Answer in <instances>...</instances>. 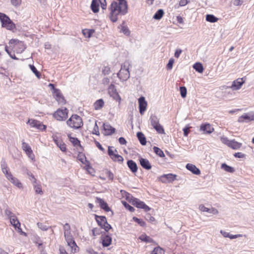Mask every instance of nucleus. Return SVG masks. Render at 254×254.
<instances>
[{"mask_svg":"<svg viewBox=\"0 0 254 254\" xmlns=\"http://www.w3.org/2000/svg\"><path fill=\"white\" fill-rule=\"evenodd\" d=\"M113 1L110 6V19L113 22L117 21V16L120 14L125 15L127 12V2L125 0H117Z\"/></svg>","mask_w":254,"mask_h":254,"instance_id":"obj_1","label":"nucleus"},{"mask_svg":"<svg viewBox=\"0 0 254 254\" xmlns=\"http://www.w3.org/2000/svg\"><path fill=\"white\" fill-rule=\"evenodd\" d=\"M64 237L68 246L71 249V252L75 253L78 251V247L73 239L71 233V229L69 224L67 223L64 225Z\"/></svg>","mask_w":254,"mask_h":254,"instance_id":"obj_2","label":"nucleus"},{"mask_svg":"<svg viewBox=\"0 0 254 254\" xmlns=\"http://www.w3.org/2000/svg\"><path fill=\"white\" fill-rule=\"evenodd\" d=\"M129 63L127 61L125 62L124 64L122 65L120 70L117 73V76L121 81H127L129 78Z\"/></svg>","mask_w":254,"mask_h":254,"instance_id":"obj_3","label":"nucleus"},{"mask_svg":"<svg viewBox=\"0 0 254 254\" xmlns=\"http://www.w3.org/2000/svg\"><path fill=\"white\" fill-rule=\"evenodd\" d=\"M67 125L71 128L77 129L81 127L83 125L82 119L77 115H73L67 121Z\"/></svg>","mask_w":254,"mask_h":254,"instance_id":"obj_4","label":"nucleus"},{"mask_svg":"<svg viewBox=\"0 0 254 254\" xmlns=\"http://www.w3.org/2000/svg\"><path fill=\"white\" fill-rule=\"evenodd\" d=\"M55 119L58 121H63L67 117V110L66 108L58 109L54 114Z\"/></svg>","mask_w":254,"mask_h":254,"instance_id":"obj_5","label":"nucleus"},{"mask_svg":"<svg viewBox=\"0 0 254 254\" xmlns=\"http://www.w3.org/2000/svg\"><path fill=\"white\" fill-rule=\"evenodd\" d=\"M132 204L135 206L136 207L138 208H141L144 209V210L146 212H147L150 210V208L146 205L144 202L140 200L138 198H132L131 199Z\"/></svg>","mask_w":254,"mask_h":254,"instance_id":"obj_6","label":"nucleus"},{"mask_svg":"<svg viewBox=\"0 0 254 254\" xmlns=\"http://www.w3.org/2000/svg\"><path fill=\"white\" fill-rule=\"evenodd\" d=\"M108 93L116 101H118L120 103L121 98L117 91L115 85L112 83L108 87Z\"/></svg>","mask_w":254,"mask_h":254,"instance_id":"obj_7","label":"nucleus"},{"mask_svg":"<svg viewBox=\"0 0 254 254\" xmlns=\"http://www.w3.org/2000/svg\"><path fill=\"white\" fill-rule=\"evenodd\" d=\"M31 127H35L41 130H45L46 126L37 120L29 119L27 123Z\"/></svg>","mask_w":254,"mask_h":254,"instance_id":"obj_8","label":"nucleus"},{"mask_svg":"<svg viewBox=\"0 0 254 254\" xmlns=\"http://www.w3.org/2000/svg\"><path fill=\"white\" fill-rule=\"evenodd\" d=\"M176 175L172 174H165L160 176L159 180L163 183H171L176 179Z\"/></svg>","mask_w":254,"mask_h":254,"instance_id":"obj_9","label":"nucleus"},{"mask_svg":"<svg viewBox=\"0 0 254 254\" xmlns=\"http://www.w3.org/2000/svg\"><path fill=\"white\" fill-rule=\"evenodd\" d=\"M2 26L8 30H12L15 28V25L10 18L7 16L5 19L1 22Z\"/></svg>","mask_w":254,"mask_h":254,"instance_id":"obj_10","label":"nucleus"},{"mask_svg":"<svg viewBox=\"0 0 254 254\" xmlns=\"http://www.w3.org/2000/svg\"><path fill=\"white\" fill-rule=\"evenodd\" d=\"M54 96L56 100L59 103L61 104L62 105L64 104L65 103V100L64 99V97L62 95L61 93V91L58 89H54Z\"/></svg>","mask_w":254,"mask_h":254,"instance_id":"obj_11","label":"nucleus"},{"mask_svg":"<svg viewBox=\"0 0 254 254\" xmlns=\"http://www.w3.org/2000/svg\"><path fill=\"white\" fill-rule=\"evenodd\" d=\"M139 112L143 115L146 109L147 102L144 97H141L138 99Z\"/></svg>","mask_w":254,"mask_h":254,"instance_id":"obj_12","label":"nucleus"},{"mask_svg":"<svg viewBox=\"0 0 254 254\" xmlns=\"http://www.w3.org/2000/svg\"><path fill=\"white\" fill-rule=\"evenodd\" d=\"M244 83L245 81L243 80V78H238L232 82V85L230 87L234 90H239Z\"/></svg>","mask_w":254,"mask_h":254,"instance_id":"obj_13","label":"nucleus"},{"mask_svg":"<svg viewBox=\"0 0 254 254\" xmlns=\"http://www.w3.org/2000/svg\"><path fill=\"white\" fill-rule=\"evenodd\" d=\"M104 134L105 135H110L115 131V128L112 127L109 124L105 123L103 124Z\"/></svg>","mask_w":254,"mask_h":254,"instance_id":"obj_14","label":"nucleus"},{"mask_svg":"<svg viewBox=\"0 0 254 254\" xmlns=\"http://www.w3.org/2000/svg\"><path fill=\"white\" fill-rule=\"evenodd\" d=\"M253 120H254V114L252 113L244 114L238 119V122H248Z\"/></svg>","mask_w":254,"mask_h":254,"instance_id":"obj_15","label":"nucleus"},{"mask_svg":"<svg viewBox=\"0 0 254 254\" xmlns=\"http://www.w3.org/2000/svg\"><path fill=\"white\" fill-rule=\"evenodd\" d=\"M96 201L99 204L100 207L106 212L111 211L107 203L102 198L96 197Z\"/></svg>","mask_w":254,"mask_h":254,"instance_id":"obj_16","label":"nucleus"},{"mask_svg":"<svg viewBox=\"0 0 254 254\" xmlns=\"http://www.w3.org/2000/svg\"><path fill=\"white\" fill-rule=\"evenodd\" d=\"M200 130L204 133L210 134L214 130L213 127L209 124H202L200 126Z\"/></svg>","mask_w":254,"mask_h":254,"instance_id":"obj_17","label":"nucleus"},{"mask_svg":"<svg viewBox=\"0 0 254 254\" xmlns=\"http://www.w3.org/2000/svg\"><path fill=\"white\" fill-rule=\"evenodd\" d=\"M100 3H101V0H92L91 4V8L93 12L96 13L99 11Z\"/></svg>","mask_w":254,"mask_h":254,"instance_id":"obj_18","label":"nucleus"},{"mask_svg":"<svg viewBox=\"0 0 254 254\" xmlns=\"http://www.w3.org/2000/svg\"><path fill=\"white\" fill-rule=\"evenodd\" d=\"M186 168L195 175H199L200 171L195 165L191 164H187Z\"/></svg>","mask_w":254,"mask_h":254,"instance_id":"obj_19","label":"nucleus"},{"mask_svg":"<svg viewBox=\"0 0 254 254\" xmlns=\"http://www.w3.org/2000/svg\"><path fill=\"white\" fill-rule=\"evenodd\" d=\"M140 165L145 169L150 170L151 168V165L149 161L144 158H141L139 159Z\"/></svg>","mask_w":254,"mask_h":254,"instance_id":"obj_20","label":"nucleus"},{"mask_svg":"<svg viewBox=\"0 0 254 254\" xmlns=\"http://www.w3.org/2000/svg\"><path fill=\"white\" fill-rule=\"evenodd\" d=\"M127 165L132 173H134L137 172V166L135 162L131 160H128L127 162Z\"/></svg>","mask_w":254,"mask_h":254,"instance_id":"obj_21","label":"nucleus"},{"mask_svg":"<svg viewBox=\"0 0 254 254\" xmlns=\"http://www.w3.org/2000/svg\"><path fill=\"white\" fill-rule=\"evenodd\" d=\"M112 242V238L110 236L106 235L102 238V245L104 247L109 246Z\"/></svg>","mask_w":254,"mask_h":254,"instance_id":"obj_22","label":"nucleus"},{"mask_svg":"<svg viewBox=\"0 0 254 254\" xmlns=\"http://www.w3.org/2000/svg\"><path fill=\"white\" fill-rule=\"evenodd\" d=\"M8 180L12 183L14 185L16 186L18 188H22V185L19 182V181L16 178L14 177L13 176H11V177L8 179Z\"/></svg>","mask_w":254,"mask_h":254,"instance_id":"obj_23","label":"nucleus"},{"mask_svg":"<svg viewBox=\"0 0 254 254\" xmlns=\"http://www.w3.org/2000/svg\"><path fill=\"white\" fill-rule=\"evenodd\" d=\"M9 219L10 223L15 228H16V227H18V226H20V223H19L17 217L15 216L14 214H13L12 215L10 216Z\"/></svg>","mask_w":254,"mask_h":254,"instance_id":"obj_24","label":"nucleus"},{"mask_svg":"<svg viewBox=\"0 0 254 254\" xmlns=\"http://www.w3.org/2000/svg\"><path fill=\"white\" fill-rule=\"evenodd\" d=\"M137 137L139 140L140 144L142 145H145L146 143V138L141 132H138L137 133Z\"/></svg>","mask_w":254,"mask_h":254,"instance_id":"obj_25","label":"nucleus"},{"mask_svg":"<svg viewBox=\"0 0 254 254\" xmlns=\"http://www.w3.org/2000/svg\"><path fill=\"white\" fill-rule=\"evenodd\" d=\"M104 105V102L102 99L97 100L94 103V107L96 110L101 109Z\"/></svg>","mask_w":254,"mask_h":254,"instance_id":"obj_26","label":"nucleus"},{"mask_svg":"<svg viewBox=\"0 0 254 254\" xmlns=\"http://www.w3.org/2000/svg\"><path fill=\"white\" fill-rule=\"evenodd\" d=\"M33 187L36 193L40 194H42L43 193L42 190V187L41 185L37 184V181H35V183L33 182Z\"/></svg>","mask_w":254,"mask_h":254,"instance_id":"obj_27","label":"nucleus"},{"mask_svg":"<svg viewBox=\"0 0 254 254\" xmlns=\"http://www.w3.org/2000/svg\"><path fill=\"white\" fill-rule=\"evenodd\" d=\"M241 145L242 143L237 142L233 140L230 141V142L229 143V145L228 146L231 147L234 149H238L241 147Z\"/></svg>","mask_w":254,"mask_h":254,"instance_id":"obj_28","label":"nucleus"},{"mask_svg":"<svg viewBox=\"0 0 254 254\" xmlns=\"http://www.w3.org/2000/svg\"><path fill=\"white\" fill-rule=\"evenodd\" d=\"M150 124L152 127H154L159 124V120L158 117L152 115L150 117Z\"/></svg>","mask_w":254,"mask_h":254,"instance_id":"obj_29","label":"nucleus"},{"mask_svg":"<svg viewBox=\"0 0 254 254\" xmlns=\"http://www.w3.org/2000/svg\"><path fill=\"white\" fill-rule=\"evenodd\" d=\"M139 239L143 242H145L146 243H154V240L151 238L150 237L147 236L146 234H142L141 235Z\"/></svg>","mask_w":254,"mask_h":254,"instance_id":"obj_30","label":"nucleus"},{"mask_svg":"<svg viewBox=\"0 0 254 254\" xmlns=\"http://www.w3.org/2000/svg\"><path fill=\"white\" fill-rule=\"evenodd\" d=\"M96 221L98 225L102 227L103 225L106 223L107 219L105 216H97Z\"/></svg>","mask_w":254,"mask_h":254,"instance_id":"obj_31","label":"nucleus"},{"mask_svg":"<svg viewBox=\"0 0 254 254\" xmlns=\"http://www.w3.org/2000/svg\"><path fill=\"white\" fill-rule=\"evenodd\" d=\"M68 137L69 139V141L74 146H79L81 147L80 141L77 138L72 137L70 134L68 135Z\"/></svg>","mask_w":254,"mask_h":254,"instance_id":"obj_32","label":"nucleus"},{"mask_svg":"<svg viewBox=\"0 0 254 254\" xmlns=\"http://www.w3.org/2000/svg\"><path fill=\"white\" fill-rule=\"evenodd\" d=\"M193 67L196 71L199 73H202L204 69L202 64L199 63L194 64L193 65Z\"/></svg>","mask_w":254,"mask_h":254,"instance_id":"obj_33","label":"nucleus"},{"mask_svg":"<svg viewBox=\"0 0 254 254\" xmlns=\"http://www.w3.org/2000/svg\"><path fill=\"white\" fill-rule=\"evenodd\" d=\"M221 168L229 173H234L235 172V169L233 167L227 165L225 163L221 164Z\"/></svg>","mask_w":254,"mask_h":254,"instance_id":"obj_34","label":"nucleus"},{"mask_svg":"<svg viewBox=\"0 0 254 254\" xmlns=\"http://www.w3.org/2000/svg\"><path fill=\"white\" fill-rule=\"evenodd\" d=\"M164 11L163 9H160L157 11L153 16V18L156 20L160 19L164 15Z\"/></svg>","mask_w":254,"mask_h":254,"instance_id":"obj_35","label":"nucleus"},{"mask_svg":"<svg viewBox=\"0 0 254 254\" xmlns=\"http://www.w3.org/2000/svg\"><path fill=\"white\" fill-rule=\"evenodd\" d=\"M206 20L208 22L213 23L217 22L218 19L212 14H207L206 16Z\"/></svg>","mask_w":254,"mask_h":254,"instance_id":"obj_36","label":"nucleus"},{"mask_svg":"<svg viewBox=\"0 0 254 254\" xmlns=\"http://www.w3.org/2000/svg\"><path fill=\"white\" fill-rule=\"evenodd\" d=\"M94 32L95 30L93 29H84L82 30V34L85 37L90 38Z\"/></svg>","mask_w":254,"mask_h":254,"instance_id":"obj_37","label":"nucleus"},{"mask_svg":"<svg viewBox=\"0 0 254 254\" xmlns=\"http://www.w3.org/2000/svg\"><path fill=\"white\" fill-rule=\"evenodd\" d=\"M151 254H165L164 250L160 247L155 248Z\"/></svg>","mask_w":254,"mask_h":254,"instance_id":"obj_38","label":"nucleus"},{"mask_svg":"<svg viewBox=\"0 0 254 254\" xmlns=\"http://www.w3.org/2000/svg\"><path fill=\"white\" fill-rule=\"evenodd\" d=\"M153 127L157 131V132L158 133H160V134L165 133L164 129L163 127L160 124H159Z\"/></svg>","mask_w":254,"mask_h":254,"instance_id":"obj_39","label":"nucleus"},{"mask_svg":"<svg viewBox=\"0 0 254 254\" xmlns=\"http://www.w3.org/2000/svg\"><path fill=\"white\" fill-rule=\"evenodd\" d=\"M77 159L78 160L80 161L82 163L85 164L86 161V158L84 154L82 153H79L77 157Z\"/></svg>","mask_w":254,"mask_h":254,"instance_id":"obj_40","label":"nucleus"},{"mask_svg":"<svg viewBox=\"0 0 254 254\" xmlns=\"http://www.w3.org/2000/svg\"><path fill=\"white\" fill-rule=\"evenodd\" d=\"M154 152L159 156L163 157L165 156L163 152L158 147L154 146L153 148Z\"/></svg>","mask_w":254,"mask_h":254,"instance_id":"obj_41","label":"nucleus"},{"mask_svg":"<svg viewBox=\"0 0 254 254\" xmlns=\"http://www.w3.org/2000/svg\"><path fill=\"white\" fill-rule=\"evenodd\" d=\"M55 142L57 145L59 147V148L62 151L64 152L66 150L65 144L64 143L57 140H55Z\"/></svg>","mask_w":254,"mask_h":254,"instance_id":"obj_42","label":"nucleus"},{"mask_svg":"<svg viewBox=\"0 0 254 254\" xmlns=\"http://www.w3.org/2000/svg\"><path fill=\"white\" fill-rule=\"evenodd\" d=\"M29 67L32 72L35 74V75L38 78H40L41 74L37 70L36 68L32 64L29 65Z\"/></svg>","mask_w":254,"mask_h":254,"instance_id":"obj_43","label":"nucleus"},{"mask_svg":"<svg viewBox=\"0 0 254 254\" xmlns=\"http://www.w3.org/2000/svg\"><path fill=\"white\" fill-rule=\"evenodd\" d=\"M111 158L114 161H118L119 162H123L124 161V158L122 156H121L120 155L116 154L115 155H114Z\"/></svg>","mask_w":254,"mask_h":254,"instance_id":"obj_44","label":"nucleus"},{"mask_svg":"<svg viewBox=\"0 0 254 254\" xmlns=\"http://www.w3.org/2000/svg\"><path fill=\"white\" fill-rule=\"evenodd\" d=\"M121 31L122 32H123L124 34L127 36L129 35L130 31L127 27L124 25H121Z\"/></svg>","mask_w":254,"mask_h":254,"instance_id":"obj_45","label":"nucleus"},{"mask_svg":"<svg viewBox=\"0 0 254 254\" xmlns=\"http://www.w3.org/2000/svg\"><path fill=\"white\" fill-rule=\"evenodd\" d=\"M180 90L181 96L183 98L186 97V95H187V88L184 86H182L180 88Z\"/></svg>","mask_w":254,"mask_h":254,"instance_id":"obj_46","label":"nucleus"},{"mask_svg":"<svg viewBox=\"0 0 254 254\" xmlns=\"http://www.w3.org/2000/svg\"><path fill=\"white\" fill-rule=\"evenodd\" d=\"M104 172L109 180L112 181L114 179V174L110 171L106 170Z\"/></svg>","mask_w":254,"mask_h":254,"instance_id":"obj_47","label":"nucleus"},{"mask_svg":"<svg viewBox=\"0 0 254 254\" xmlns=\"http://www.w3.org/2000/svg\"><path fill=\"white\" fill-rule=\"evenodd\" d=\"M22 148L25 152L31 149L30 146L27 143L24 142H22Z\"/></svg>","mask_w":254,"mask_h":254,"instance_id":"obj_48","label":"nucleus"},{"mask_svg":"<svg viewBox=\"0 0 254 254\" xmlns=\"http://www.w3.org/2000/svg\"><path fill=\"white\" fill-rule=\"evenodd\" d=\"M21 0H10L11 4L15 7L19 6L21 4Z\"/></svg>","mask_w":254,"mask_h":254,"instance_id":"obj_49","label":"nucleus"},{"mask_svg":"<svg viewBox=\"0 0 254 254\" xmlns=\"http://www.w3.org/2000/svg\"><path fill=\"white\" fill-rule=\"evenodd\" d=\"M133 220L139 224L141 226H144L145 225V222L142 219L137 218V217H133Z\"/></svg>","mask_w":254,"mask_h":254,"instance_id":"obj_50","label":"nucleus"},{"mask_svg":"<svg viewBox=\"0 0 254 254\" xmlns=\"http://www.w3.org/2000/svg\"><path fill=\"white\" fill-rule=\"evenodd\" d=\"M122 203L124 205V206L128 210H129L130 212H133L134 210V208L130 206L129 204H128L126 201H122Z\"/></svg>","mask_w":254,"mask_h":254,"instance_id":"obj_51","label":"nucleus"},{"mask_svg":"<svg viewBox=\"0 0 254 254\" xmlns=\"http://www.w3.org/2000/svg\"><path fill=\"white\" fill-rule=\"evenodd\" d=\"M174 63V60L173 58H171L168 64H167L166 68L168 70H171L173 67V64Z\"/></svg>","mask_w":254,"mask_h":254,"instance_id":"obj_52","label":"nucleus"},{"mask_svg":"<svg viewBox=\"0 0 254 254\" xmlns=\"http://www.w3.org/2000/svg\"><path fill=\"white\" fill-rule=\"evenodd\" d=\"M102 72L104 75H108L110 72V68L108 66H105L103 67Z\"/></svg>","mask_w":254,"mask_h":254,"instance_id":"obj_53","label":"nucleus"},{"mask_svg":"<svg viewBox=\"0 0 254 254\" xmlns=\"http://www.w3.org/2000/svg\"><path fill=\"white\" fill-rule=\"evenodd\" d=\"M37 226L40 229L43 231H46L48 229V227L46 225H45L42 223H37Z\"/></svg>","mask_w":254,"mask_h":254,"instance_id":"obj_54","label":"nucleus"},{"mask_svg":"<svg viewBox=\"0 0 254 254\" xmlns=\"http://www.w3.org/2000/svg\"><path fill=\"white\" fill-rule=\"evenodd\" d=\"M2 172L5 174V176L6 178L8 179L10 177H11L12 175L11 173L9 171L8 169L7 168L6 169L2 170Z\"/></svg>","mask_w":254,"mask_h":254,"instance_id":"obj_55","label":"nucleus"},{"mask_svg":"<svg viewBox=\"0 0 254 254\" xmlns=\"http://www.w3.org/2000/svg\"><path fill=\"white\" fill-rule=\"evenodd\" d=\"M25 153L27 155L28 157L30 158L31 159L33 160L34 159L35 156L33 153L32 149L29 150L27 152H26Z\"/></svg>","mask_w":254,"mask_h":254,"instance_id":"obj_56","label":"nucleus"},{"mask_svg":"<svg viewBox=\"0 0 254 254\" xmlns=\"http://www.w3.org/2000/svg\"><path fill=\"white\" fill-rule=\"evenodd\" d=\"M101 228H103L106 231L108 232L110 229H112L111 226L108 223L107 221L106 223L103 225Z\"/></svg>","mask_w":254,"mask_h":254,"instance_id":"obj_57","label":"nucleus"},{"mask_svg":"<svg viewBox=\"0 0 254 254\" xmlns=\"http://www.w3.org/2000/svg\"><path fill=\"white\" fill-rule=\"evenodd\" d=\"M199 209L202 212H208V211H209V208L206 207L203 204L199 205Z\"/></svg>","mask_w":254,"mask_h":254,"instance_id":"obj_58","label":"nucleus"},{"mask_svg":"<svg viewBox=\"0 0 254 254\" xmlns=\"http://www.w3.org/2000/svg\"><path fill=\"white\" fill-rule=\"evenodd\" d=\"M221 141L224 144H227L228 146L229 145V143L231 140H229L228 138L226 137H221Z\"/></svg>","mask_w":254,"mask_h":254,"instance_id":"obj_59","label":"nucleus"},{"mask_svg":"<svg viewBox=\"0 0 254 254\" xmlns=\"http://www.w3.org/2000/svg\"><path fill=\"white\" fill-rule=\"evenodd\" d=\"M9 43L11 44H13L15 45H17L18 44H20L21 45H23V43H22V42L19 41V40H16V39H11L9 41Z\"/></svg>","mask_w":254,"mask_h":254,"instance_id":"obj_60","label":"nucleus"},{"mask_svg":"<svg viewBox=\"0 0 254 254\" xmlns=\"http://www.w3.org/2000/svg\"><path fill=\"white\" fill-rule=\"evenodd\" d=\"M86 252L88 254H99L97 252H95L92 248H89L86 249Z\"/></svg>","mask_w":254,"mask_h":254,"instance_id":"obj_61","label":"nucleus"},{"mask_svg":"<svg viewBox=\"0 0 254 254\" xmlns=\"http://www.w3.org/2000/svg\"><path fill=\"white\" fill-rule=\"evenodd\" d=\"M4 213L9 218H10V216L14 214L9 209L6 208L4 210Z\"/></svg>","mask_w":254,"mask_h":254,"instance_id":"obj_62","label":"nucleus"},{"mask_svg":"<svg viewBox=\"0 0 254 254\" xmlns=\"http://www.w3.org/2000/svg\"><path fill=\"white\" fill-rule=\"evenodd\" d=\"M208 213L217 214H218V211L216 208L212 207L211 208H209Z\"/></svg>","mask_w":254,"mask_h":254,"instance_id":"obj_63","label":"nucleus"},{"mask_svg":"<svg viewBox=\"0 0 254 254\" xmlns=\"http://www.w3.org/2000/svg\"><path fill=\"white\" fill-rule=\"evenodd\" d=\"M182 53V50L181 49H177V50H176V51L175 53L174 56L176 58H178L180 57V56Z\"/></svg>","mask_w":254,"mask_h":254,"instance_id":"obj_64","label":"nucleus"}]
</instances>
